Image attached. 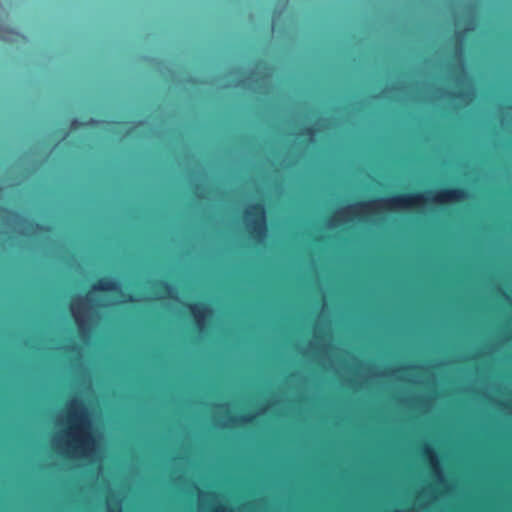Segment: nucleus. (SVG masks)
Here are the masks:
<instances>
[{
    "label": "nucleus",
    "mask_w": 512,
    "mask_h": 512,
    "mask_svg": "<svg viewBox=\"0 0 512 512\" xmlns=\"http://www.w3.org/2000/svg\"><path fill=\"white\" fill-rule=\"evenodd\" d=\"M69 419L73 422V438L70 446L79 457L87 459L95 450V438L90 432L91 423L84 404L73 399L69 405Z\"/></svg>",
    "instance_id": "f257e3e1"
},
{
    "label": "nucleus",
    "mask_w": 512,
    "mask_h": 512,
    "mask_svg": "<svg viewBox=\"0 0 512 512\" xmlns=\"http://www.w3.org/2000/svg\"><path fill=\"white\" fill-rule=\"evenodd\" d=\"M428 198L425 193L398 194L388 198L376 199L365 202H358L348 206L341 213H351L356 215L358 212H371L376 208L384 210L408 209L423 206Z\"/></svg>",
    "instance_id": "f03ea898"
},
{
    "label": "nucleus",
    "mask_w": 512,
    "mask_h": 512,
    "mask_svg": "<svg viewBox=\"0 0 512 512\" xmlns=\"http://www.w3.org/2000/svg\"><path fill=\"white\" fill-rule=\"evenodd\" d=\"M248 219L247 229L250 237L260 241L266 235V210L264 204L257 202L249 206L244 212Z\"/></svg>",
    "instance_id": "7ed1b4c3"
},
{
    "label": "nucleus",
    "mask_w": 512,
    "mask_h": 512,
    "mask_svg": "<svg viewBox=\"0 0 512 512\" xmlns=\"http://www.w3.org/2000/svg\"><path fill=\"white\" fill-rule=\"evenodd\" d=\"M466 197L467 192L464 188H445L435 193L431 198V201L435 204L444 206L448 204L459 203L463 201Z\"/></svg>",
    "instance_id": "20e7f679"
},
{
    "label": "nucleus",
    "mask_w": 512,
    "mask_h": 512,
    "mask_svg": "<svg viewBox=\"0 0 512 512\" xmlns=\"http://www.w3.org/2000/svg\"><path fill=\"white\" fill-rule=\"evenodd\" d=\"M195 320L196 327L201 330L204 327L206 317L211 313L209 306L202 302L186 304Z\"/></svg>",
    "instance_id": "39448f33"
},
{
    "label": "nucleus",
    "mask_w": 512,
    "mask_h": 512,
    "mask_svg": "<svg viewBox=\"0 0 512 512\" xmlns=\"http://www.w3.org/2000/svg\"><path fill=\"white\" fill-rule=\"evenodd\" d=\"M92 290L96 292H118L120 290L119 283L111 278H101L92 286Z\"/></svg>",
    "instance_id": "423d86ee"
},
{
    "label": "nucleus",
    "mask_w": 512,
    "mask_h": 512,
    "mask_svg": "<svg viewBox=\"0 0 512 512\" xmlns=\"http://www.w3.org/2000/svg\"><path fill=\"white\" fill-rule=\"evenodd\" d=\"M84 300H88V296H86L85 298H81L79 299L78 302H72L71 304V310L72 312L74 313L75 315V319H76V322L78 323V326L81 328L82 327V321L79 320L78 318V312H79V308H80V304H82V302Z\"/></svg>",
    "instance_id": "0eeeda50"
},
{
    "label": "nucleus",
    "mask_w": 512,
    "mask_h": 512,
    "mask_svg": "<svg viewBox=\"0 0 512 512\" xmlns=\"http://www.w3.org/2000/svg\"><path fill=\"white\" fill-rule=\"evenodd\" d=\"M233 422H239L241 424H251L255 420L254 414H246L239 417V419H231Z\"/></svg>",
    "instance_id": "6e6552de"
},
{
    "label": "nucleus",
    "mask_w": 512,
    "mask_h": 512,
    "mask_svg": "<svg viewBox=\"0 0 512 512\" xmlns=\"http://www.w3.org/2000/svg\"><path fill=\"white\" fill-rule=\"evenodd\" d=\"M421 451H422V455L425 458L430 459L431 462L434 460V452H433L432 448L429 445H427V444L423 445Z\"/></svg>",
    "instance_id": "1a4fd4ad"
},
{
    "label": "nucleus",
    "mask_w": 512,
    "mask_h": 512,
    "mask_svg": "<svg viewBox=\"0 0 512 512\" xmlns=\"http://www.w3.org/2000/svg\"><path fill=\"white\" fill-rule=\"evenodd\" d=\"M302 135L312 137L316 134V129L313 126L306 127L301 132Z\"/></svg>",
    "instance_id": "9d476101"
},
{
    "label": "nucleus",
    "mask_w": 512,
    "mask_h": 512,
    "mask_svg": "<svg viewBox=\"0 0 512 512\" xmlns=\"http://www.w3.org/2000/svg\"><path fill=\"white\" fill-rule=\"evenodd\" d=\"M453 99H462L464 93L462 91L454 92L450 94Z\"/></svg>",
    "instance_id": "9b49d317"
},
{
    "label": "nucleus",
    "mask_w": 512,
    "mask_h": 512,
    "mask_svg": "<svg viewBox=\"0 0 512 512\" xmlns=\"http://www.w3.org/2000/svg\"><path fill=\"white\" fill-rule=\"evenodd\" d=\"M466 31H468V29H465V30H463V31H459V32H457V33L455 34V38H456V40H459V41L461 42V40L463 39L464 34H465V32H466Z\"/></svg>",
    "instance_id": "f8f14e48"
},
{
    "label": "nucleus",
    "mask_w": 512,
    "mask_h": 512,
    "mask_svg": "<svg viewBox=\"0 0 512 512\" xmlns=\"http://www.w3.org/2000/svg\"><path fill=\"white\" fill-rule=\"evenodd\" d=\"M125 302L136 303L137 299L135 297H133L132 295H128L127 298L125 299Z\"/></svg>",
    "instance_id": "ddd939ff"
},
{
    "label": "nucleus",
    "mask_w": 512,
    "mask_h": 512,
    "mask_svg": "<svg viewBox=\"0 0 512 512\" xmlns=\"http://www.w3.org/2000/svg\"><path fill=\"white\" fill-rule=\"evenodd\" d=\"M160 287H161V289H162V290H164V291H168V290H169V288H170V287H169V285H168V283H166V282H161V283H160Z\"/></svg>",
    "instance_id": "4468645a"
},
{
    "label": "nucleus",
    "mask_w": 512,
    "mask_h": 512,
    "mask_svg": "<svg viewBox=\"0 0 512 512\" xmlns=\"http://www.w3.org/2000/svg\"><path fill=\"white\" fill-rule=\"evenodd\" d=\"M72 125L80 126V125H81V123H79L77 119H74V120L72 121Z\"/></svg>",
    "instance_id": "2eb2a0df"
},
{
    "label": "nucleus",
    "mask_w": 512,
    "mask_h": 512,
    "mask_svg": "<svg viewBox=\"0 0 512 512\" xmlns=\"http://www.w3.org/2000/svg\"><path fill=\"white\" fill-rule=\"evenodd\" d=\"M460 72H461V73H463V72H464V68H463V66H462V65L460 66Z\"/></svg>",
    "instance_id": "dca6fc26"
}]
</instances>
